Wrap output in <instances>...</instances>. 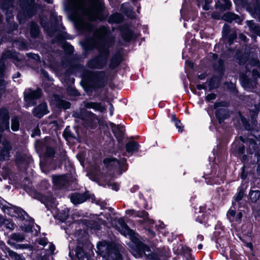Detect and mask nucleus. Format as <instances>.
Segmentation results:
<instances>
[{"mask_svg":"<svg viewBox=\"0 0 260 260\" xmlns=\"http://www.w3.org/2000/svg\"><path fill=\"white\" fill-rule=\"evenodd\" d=\"M115 38L109 27L102 26L94 30L92 37H87L85 41L84 47L87 50L96 48L98 55L89 60L86 66L91 69H102L107 64L110 54L109 48L114 45Z\"/></svg>","mask_w":260,"mask_h":260,"instance_id":"1","label":"nucleus"},{"mask_svg":"<svg viewBox=\"0 0 260 260\" xmlns=\"http://www.w3.org/2000/svg\"><path fill=\"white\" fill-rule=\"evenodd\" d=\"M66 5L76 19L77 28L82 32L93 30V26L87 21L102 19L104 9L102 1H68Z\"/></svg>","mask_w":260,"mask_h":260,"instance_id":"2","label":"nucleus"},{"mask_svg":"<svg viewBox=\"0 0 260 260\" xmlns=\"http://www.w3.org/2000/svg\"><path fill=\"white\" fill-rule=\"evenodd\" d=\"M118 230L123 235L131 237L132 240L131 252L137 257L145 255L151 260H163L165 258L164 252L159 249L151 252L149 247L134 236V232L125 223L122 218L118 220Z\"/></svg>","mask_w":260,"mask_h":260,"instance_id":"3","label":"nucleus"},{"mask_svg":"<svg viewBox=\"0 0 260 260\" xmlns=\"http://www.w3.org/2000/svg\"><path fill=\"white\" fill-rule=\"evenodd\" d=\"M246 73L240 74V80L243 87L248 90L254 88L257 84L256 79L260 77V61L253 59L247 63Z\"/></svg>","mask_w":260,"mask_h":260,"instance_id":"4","label":"nucleus"},{"mask_svg":"<svg viewBox=\"0 0 260 260\" xmlns=\"http://www.w3.org/2000/svg\"><path fill=\"white\" fill-rule=\"evenodd\" d=\"M96 247V252L106 260H122L119 246L114 243L100 242Z\"/></svg>","mask_w":260,"mask_h":260,"instance_id":"5","label":"nucleus"},{"mask_svg":"<svg viewBox=\"0 0 260 260\" xmlns=\"http://www.w3.org/2000/svg\"><path fill=\"white\" fill-rule=\"evenodd\" d=\"M82 78L86 85L92 88L103 87L107 82L106 74L103 71L85 70L82 74Z\"/></svg>","mask_w":260,"mask_h":260,"instance_id":"6","label":"nucleus"},{"mask_svg":"<svg viewBox=\"0 0 260 260\" xmlns=\"http://www.w3.org/2000/svg\"><path fill=\"white\" fill-rule=\"evenodd\" d=\"M9 58L13 59L15 64L19 68L24 64L25 62L23 56L17 54L16 51L7 50L3 53L0 60V75L4 73L6 69V61Z\"/></svg>","mask_w":260,"mask_h":260,"instance_id":"7","label":"nucleus"},{"mask_svg":"<svg viewBox=\"0 0 260 260\" xmlns=\"http://www.w3.org/2000/svg\"><path fill=\"white\" fill-rule=\"evenodd\" d=\"M0 208L7 214L12 217L19 218L21 220L25 219L27 213L20 207L13 206L3 200H0Z\"/></svg>","mask_w":260,"mask_h":260,"instance_id":"8","label":"nucleus"},{"mask_svg":"<svg viewBox=\"0 0 260 260\" xmlns=\"http://www.w3.org/2000/svg\"><path fill=\"white\" fill-rule=\"evenodd\" d=\"M55 249L54 245L49 243L47 249H32L30 256L32 260H50V255L54 254Z\"/></svg>","mask_w":260,"mask_h":260,"instance_id":"9","label":"nucleus"},{"mask_svg":"<svg viewBox=\"0 0 260 260\" xmlns=\"http://www.w3.org/2000/svg\"><path fill=\"white\" fill-rule=\"evenodd\" d=\"M227 103L224 102H216L214 104V108H218L215 111V116L220 124L224 123V120L230 116V111L224 107H226Z\"/></svg>","mask_w":260,"mask_h":260,"instance_id":"10","label":"nucleus"},{"mask_svg":"<svg viewBox=\"0 0 260 260\" xmlns=\"http://www.w3.org/2000/svg\"><path fill=\"white\" fill-rule=\"evenodd\" d=\"M30 195L33 198L43 203L48 210L54 208L56 206L55 199L52 196L43 195L36 190H32L30 192Z\"/></svg>","mask_w":260,"mask_h":260,"instance_id":"11","label":"nucleus"},{"mask_svg":"<svg viewBox=\"0 0 260 260\" xmlns=\"http://www.w3.org/2000/svg\"><path fill=\"white\" fill-rule=\"evenodd\" d=\"M42 90L38 88L33 90L31 89L25 90L24 92V101L27 106H32L36 104V100L41 98Z\"/></svg>","mask_w":260,"mask_h":260,"instance_id":"12","label":"nucleus"},{"mask_svg":"<svg viewBox=\"0 0 260 260\" xmlns=\"http://www.w3.org/2000/svg\"><path fill=\"white\" fill-rule=\"evenodd\" d=\"M20 6L22 8L25 19L35 14L39 7L35 3V1H20Z\"/></svg>","mask_w":260,"mask_h":260,"instance_id":"13","label":"nucleus"},{"mask_svg":"<svg viewBox=\"0 0 260 260\" xmlns=\"http://www.w3.org/2000/svg\"><path fill=\"white\" fill-rule=\"evenodd\" d=\"M104 163L107 165L108 167H115L118 168L120 171L118 172V174L121 175L122 171H125L127 170V164L126 163V159L123 158L120 161L115 158H107L104 159Z\"/></svg>","mask_w":260,"mask_h":260,"instance_id":"14","label":"nucleus"},{"mask_svg":"<svg viewBox=\"0 0 260 260\" xmlns=\"http://www.w3.org/2000/svg\"><path fill=\"white\" fill-rule=\"evenodd\" d=\"M258 143L255 142L252 139H248L246 143L249 144V149L248 151L251 154H254V157L256 158V160H254V163H257L260 160V136L257 138L255 137Z\"/></svg>","mask_w":260,"mask_h":260,"instance_id":"15","label":"nucleus"},{"mask_svg":"<svg viewBox=\"0 0 260 260\" xmlns=\"http://www.w3.org/2000/svg\"><path fill=\"white\" fill-rule=\"evenodd\" d=\"M10 115L9 110L5 107L0 108V133L5 131L10 132L9 127Z\"/></svg>","mask_w":260,"mask_h":260,"instance_id":"16","label":"nucleus"},{"mask_svg":"<svg viewBox=\"0 0 260 260\" xmlns=\"http://www.w3.org/2000/svg\"><path fill=\"white\" fill-rule=\"evenodd\" d=\"M52 178L53 185L56 189H65L69 186V178L66 175H53Z\"/></svg>","mask_w":260,"mask_h":260,"instance_id":"17","label":"nucleus"},{"mask_svg":"<svg viewBox=\"0 0 260 260\" xmlns=\"http://www.w3.org/2000/svg\"><path fill=\"white\" fill-rule=\"evenodd\" d=\"M12 146L10 142L7 140H3L0 145V160H7L10 157V151Z\"/></svg>","mask_w":260,"mask_h":260,"instance_id":"18","label":"nucleus"},{"mask_svg":"<svg viewBox=\"0 0 260 260\" xmlns=\"http://www.w3.org/2000/svg\"><path fill=\"white\" fill-rule=\"evenodd\" d=\"M79 118L82 120L85 126H90L95 120V115L91 112L84 110L79 115Z\"/></svg>","mask_w":260,"mask_h":260,"instance_id":"19","label":"nucleus"},{"mask_svg":"<svg viewBox=\"0 0 260 260\" xmlns=\"http://www.w3.org/2000/svg\"><path fill=\"white\" fill-rule=\"evenodd\" d=\"M89 198L90 196L88 191H86L83 193L75 192L70 196L71 202L75 205L81 204Z\"/></svg>","mask_w":260,"mask_h":260,"instance_id":"20","label":"nucleus"},{"mask_svg":"<svg viewBox=\"0 0 260 260\" xmlns=\"http://www.w3.org/2000/svg\"><path fill=\"white\" fill-rule=\"evenodd\" d=\"M48 112L46 103L43 102L34 109L32 113L34 116L40 118Z\"/></svg>","mask_w":260,"mask_h":260,"instance_id":"21","label":"nucleus"},{"mask_svg":"<svg viewBox=\"0 0 260 260\" xmlns=\"http://www.w3.org/2000/svg\"><path fill=\"white\" fill-rule=\"evenodd\" d=\"M30 160V157L25 153H17L16 154V162L19 167L25 168L29 164Z\"/></svg>","mask_w":260,"mask_h":260,"instance_id":"22","label":"nucleus"},{"mask_svg":"<svg viewBox=\"0 0 260 260\" xmlns=\"http://www.w3.org/2000/svg\"><path fill=\"white\" fill-rule=\"evenodd\" d=\"M122 61V53L121 50H119L112 57L109 63V68L111 69H115L120 64Z\"/></svg>","mask_w":260,"mask_h":260,"instance_id":"23","label":"nucleus"},{"mask_svg":"<svg viewBox=\"0 0 260 260\" xmlns=\"http://www.w3.org/2000/svg\"><path fill=\"white\" fill-rule=\"evenodd\" d=\"M53 101L56 106L59 109L66 110L69 109L71 107V103L60 97L57 95H54L53 96Z\"/></svg>","mask_w":260,"mask_h":260,"instance_id":"24","label":"nucleus"},{"mask_svg":"<svg viewBox=\"0 0 260 260\" xmlns=\"http://www.w3.org/2000/svg\"><path fill=\"white\" fill-rule=\"evenodd\" d=\"M252 4H248L246 9L252 15H255L260 21V3L259 1H252Z\"/></svg>","mask_w":260,"mask_h":260,"instance_id":"25","label":"nucleus"},{"mask_svg":"<svg viewBox=\"0 0 260 260\" xmlns=\"http://www.w3.org/2000/svg\"><path fill=\"white\" fill-rule=\"evenodd\" d=\"M52 141L50 139H45L44 140L37 141L35 144L36 148L38 152L43 153L48 146L52 143Z\"/></svg>","mask_w":260,"mask_h":260,"instance_id":"26","label":"nucleus"},{"mask_svg":"<svg viewBox=\"0 0 260 260\" xmlns=\"http://www.w3.org/2000/svg\"><path fill=\"white\" fill-rule=\"evenodd\" d=\"M240 119L245 129L247 131L253 130L257 125L256 119L251 118L250 123L247 120V119L244 116L240 115Z\"/></svg>","mask_w":260,"mask_h":260,"instance_id":"27","label":"nucleus"},{"mask_svg":"<svg viewBox=\"0 0 260 260\" xmlns=\"http://www.w3.org/2000/svg\"><path fill=\"white\" fill-rule=\"evenodd\" d=\"M121 11L129 18L135 17V12L128 2L125 3L121 5Z\"/></svg>","mask_w":260,"mask_h":260,"instance_id":"28","label":"nucleus"},{"mask_svg":"<svg viewBox=\"0 0 260 260\" xmlns=\"http://www.w3.org/2000/svg\"><path fill=\"white\" fill-rule=\"evenodd\" d=\"M85 107L87 109H93L101 112H103L106 108L100 103L87 102L85 104Z\"/></svg>","mask_w":260,"mask_h":260,"instance_id":"29","label":"nucleus"},{"mask_svg":"<svg viewBox=\"0 0 260 260\" xmlns=\"http://www.w3.org/2000/svg\"><path fill=\"white\" fill-rule=\"evenodd\" d=\"M83 247V245L82 246L80 245L77 246L75 250L76 258L78 260H90L85 253Z\"/></svg>","mask_w":260,"mask_h":260,"instance_id":"30","label":"nucleus"},{"mask_svg":"<svg viewBox=\"0 0 260 260\" xmlns=\"http://www.w3.org/2000/svg\"><path fill=\"white\" fill-rule=\"evenodd\" d=\"M231 7L230 1H217L215 4V8L221 12L229 10Z\"/></svg>","mask_w":260,"mask_h":260,"instance_id":"31","label":"nucleus"},{"mask_svg":"<svg viewBox=\"0 0 260 260\" xmlns=\"http://www.w3.org/2000/svg\"><path fill=\"white\" fill-rule=\"evenodd\" d=\"M6 250L9 256L12 260H25V257L22 255L17 253L11 250L9 248H7Z\"/></svg>","mask_w":260,"mask_h":260,"instance_id":"32","label":"nucleus"},{"mask_svg":"<svg viewBox=\"0 0 260 260\" xmlns=\"http://www.w3.org/2000/svg\"><path fill=\"white\" fill-rule=\"evenodd\" d=\"M232 149L238 155H241L245 152V147L242 143H235L232 145Z\"/></svg>","mask_w":260,"mask_h":260,"instance_id":"33","label":"nucleus"},{"mask_svg":"<svg viewBox=\"0 0 260 260\" xmlns=\"http://www.w3.org/2000/svg\"><path fill=\"white\" fill-rule=\"evenodd\" d=\"M123 20L122 15L119 13H116L109 17L108 21L109 23H119Z\"/></svg>","mask_w":260,"mask_h":260,"instance_id":"34","label":"nucleus"},{"mask_svg":"<svg viewBox=\"0 0 260 260\" xmlns=\"http://www.w3.org/2000/svg\"><path fill=\"white\" fill-rule=\"evenodd\" d=\"M121 34L122 38L126 41H130L133 36L132 31L127 28H122L121 30Z\"/></svg>","mask_w":260,"mask_h":260,"instance_id":"35","label":"nucleus"},{"mask_svg":"<svg viewBox=\"0 0 260 260\" xmlns=\"http://www.w3.org/2000/svg\"><path fill=\"white\" fill-rule=\"evenodd\" d=\"M40 34V29L38 25L35 22H32L30 25V35L32 38H37Z\"/></svg>","mask_w":260,"mask_h":260,"instance_id":"36","label":"nucleus"},{"mask_svg":"<svg viewBox=\"0 0 260 260\" xmlns=\"http://www.w3.org/2000/svg\"><path fill=\"white\" fill-rule=\"evenodd\" d=\"M223 19L228 22H232L233 20L239 21L240 17L234 13L228 12L223 16Z\"/></svg>","mask_w":260,"mask_h":260,"instance_id":"37","label":"nucleus"},{"mask_svg":"<svg viewBox=\"0 0 260 260\" xmlns=\"http://www.w3.org/2000/svg\"><path fill=\"white\" fill-rule=\"evenodd\" d=\"M249 199L251 202L255 203L260 198V191L258 190H250L249 193Z\"/></svg>","mask_w":260,"mask_h":260,"instance_id":"38","label":"nucleus"},{"mask_svg":"<svg viewBox=\"0 0 260 260\" xmlns=\"http://www.w3.org/2000/svg\"><path fill=\"white\" fill-rule=\"evenodd\" d=\"M139 145L136 142L130 141L125 146L126 150L128 153H133L138 149Z\"/></svg>","mask_w":260,"mask_h":260,"instance_id":"39","label":"nucleus"},{"mask_svg":"<svg viewBox=\"0 0 260 260\" xmlns=\"http://www.w3.org/2000/svg\"><path fill=\"white\" fill-rule=\"evenodd\" d=\"M20 126L19 118L18 116H15L11 118V129L16 132L19 130Z\"/></svg>","mask_w":260,"mask_h":260,"instance_id":"40","label":"nucleus"},{"mask_svg":"<svg viewBox=\"0 0 260 260\" xmlns=\"http://www.w3.org/2000/svg\"><path fill=\"white\" fill-rule=\"evenodd\" d=\"M25 239V236L23 234L15 233L11 235L10 239L11 241H14L17 242H22Z\"/></svg>","mask_w":260,"mask_h":260,"instance_id":"41","label":"nucleus"},{"mask_svg":"<svg viewBox=\"0 0 260 260\" xmlns=\"http://www.w3.org/2000/svg\"><path fill=\"white\" fill-rule=\"evenodd\" d=\"M8 244L16 249H30V250H32L31 246L28 244H16L15 242L11 241V240H9L8 241Z\"/></svg>","mask_w":260,"mask_h":260,"instance_id":"42","label":"nucleus"},{"mask_svg":"<svg viewBox=\"0 0 260 260\" xmlns=\"http://www.w3.org/2000/svg\"><path fill=\"white\" fill-rule=\"evenodd\" d=\"M248 25L251 31L259 36L260 34V26L258 25L255 24L252 21H249L248 22Z\"/></svg>","mask_w":260,"mask_h":260,"instance_id":"43","label":"nucleus"},{"mask_svg":"<svg viewBox=\"0 0 260 260\" xmlns=\"http://www.w3.org/2000/svg\"><path fill=\"white\" fill-rule=\"evenodd\" d=\"M259 103L258 105H255L253 109L250 110V114L251 118L256 119L259 110Z\"/></svg>","mask_w":260,"mask_h":260,"instance_id":"44","label":"nucleus"},{"mask_svg":"<svg viewBox=\"0 0 260 260\" xmlns=\"http://www.w3.org/2000/svg\"><path fill=\"white\" fill-rule=\"evenodd\" d=\"M57 216L58 217V219L61 221H65L69 216V211L68 210H63L59 212Z\"/></svg>","mask_w":260,"mask_h":260,"instance_id":"45","label":"nucleus"},{"mask_svg":"<svg viewBox=\"0 0 260 260\" xmlns=\"http://www.w3.org/2000/svg\"><path fill=\"white\" fill-rule=\"evenodd\" d=\"M114 133L115 136L116 137L118 141L122 142L123 139V135H124L123 132L119 128H116V129L114 130Z\"/></svg>","mask_w":260,"mask_h":260,"instance_id":"46","label":"nucleus"},{"mask_svg":"<svg viewBox=\"0 0 260 260\" xmlns=\"http://www.w3.org/2000/svg\"><path fill=\"white\" fill-rule=\"evenodd\" d=\"M51 143L49 144L47 148L46 149L45 151L43 152L46 157H53L55 154L54 150L51 147Z\"/></svg>","mask_w":260,"mask_h":260,"instance_id":"47","label":"nucleus"},{"mask_svg":"<svg viewBox=\"0 0 260 260\" xmlns=\"http://www.w3.org/2000/svg\"><path fill=\"white\" fill-rule=\"evenodd\" d=\"M3 224L4 225L5 227L9 230H13L16 226V225L10 220L4 219Z\"/></svg>","mask_w":260,"mask_h":260,"instance_id":"48","label":"nucleus"},{"mask_svg":"<svg viewBox=\"0 0 260 260\" xmlns=\"http://www.w3.org/2000/svg\"><path fill=\"white\" fill-rule=\"evenodd\" d=\"M224 61L223 59H219L217 63L214 64V68L218 72H222L223 70Z\"/></svg>","mask_w":260,"mask_h":260,"instance_id":"49","label":"nucleus"},{"mask_svg":"<svg viewBox=\"0 0 260 260\" xmlns=\"http://www.w3.org/2000/svg\"><path fill=\"white\" fill-rule=\"evenodd\" d=\"M63 48L64 50L66 53L68 54H71L74 51L73 47L70 44L67 43V42H64L63 44Z\"/></svg>","mask_w":260,"mask_h":260,"instance_id":"50","label":"nucleus"},{"mask_svg":"<svg viewBox=\"0 0 260 260\" xmlns=\"http://www.w3.org/2000/svg\"><path fill=\"white\" fill-rule=\"evenodd\" d=\"M219 85V81L216 77L211 78L209 82V86L210 89L215 88L218 87Z\"/></svg>","mask_w":260,"mask_h":260,"instance_id":"51","label":"nucleus"},{"mask_svg":"<svg viewBox=\"0 0 260 260\" xmlns=\"http://www.w3.org/2000/svg\"><path fill=\"white\" fill-rule=\"evenodd\" d=\"M233 30H231L230 26L225 24L224 25L222 29L223 37H227Z\"/></svg>","mask_w":260,"mask_h":260,"instance_id":"52","label":"nucleus"},{"mask_svg":"<svg viewBox=\"0 0 260 260\" xmlns=\"http://www.w3.org/2000/svg\"><path fill=\"white\" fill-rule=\"evenodd\" d=\"M237 38V33L236 31L233 30L226 38L228 39L229 44L231 45L233 41Z\"/></svg>","mask_w":260,"mask_h":260,"instance_id":"53","label":"nucleus"},{"mask_svg":"<svg viewBox=\"0 0 260 260\" xmlns=\"http://www.w3.org/2000/svg\"><path fill=\"white\" fill-rule=\"evenodd\" d=\"M227 217L230 220V221L232 222L235 221V216H236V211L232 209H230L227 213Z\"/></svg>","mask_w":260,"mask_h":260,"instance_id":"54","label":"nucleus"},{"mask_svg":"<svg viewBox=\"0 0 260 260\" xmlns=\"http://www.w3.org/2000/svg\"><path fill=\"white\" fill-rule=\"evenodd\" d=\"M244 192L245 190L243 187H239L238 193L235 197V201L237 202L241 201L243 197Z\"/></svg>","mask_w":260,"mask_h":260,"instance_id":"55","label":"nucleus"},{"mask_svg":"<svg viewBox=\"0 0 260 260\" xmlns=\"http://www.w3.org/2000/svg\"><path fill=\"white\" fill-rule=\"evenodd\" d=\"M2 176L3 177L4 179H6L9 175L10 173V171L8 169V168L6 166H4L2 168Z\"/></svg>","mask_w":260,"mask_h":260,"instance_id":"56","label":"nucleus"},{"mask_svg":"<svg viewBox=\"0 0 260 260\" xmlns=\"http://www.w3.org/2000/svg\"><path fill=\"white\" fill-rule=\"evenodd\" d=\"M67 38V34L66 32H62L61 34H59L56 37L55 39L57 41L63 42L65 39Z\"/></svg>","mask_w":260,"mask_h":260,"instance_id":"57","label":"nucleus"},{"mask_svg":"<svg viewBox=\"0 0 260 260\" xmlns=\"http://www.w3.org/2000/svg\"><path fill=\"white\" fill-rule=\"evenodd\" d=\"M226 87L229 89H230L232 92L237 91L236 88V84L232 82H227L226 83Z\"/></svg>","mask_w":260,"mask_h":260,"instance_id":"58","label":"nucleus"},{"mask_svg":"<svg viewBox=\"0 0 260 260\" xmlns=\"http://www.w3.org/2000/svg\"><path fill=\"white\" fill-rule=\"evenodd\" d=\"M148 214L145 211H141L137 212L136 216H138L143 218H146Z\"/></svg>","mask_w":260,"mask_h":260,"instance_id":"59","label":"nucleus"},{"mask_svg":"<svg viewBox=\"0 0 260 260\" xmlns=\"http://www.w3.org/2000/svg\"><path fill=\"white\" fill-rule=\"evenodd\" d=\"M63 135L66 139L73 137L72 133L68 127L65 129Z\"/></svg>","mask_w":260,"mask_h":260,"instance_id":"60","label":"nucleus"},{"mask_svg":"<svg viewBox=\"0 0 260 260\" xmlns=\"http://www.w3.org/2000/svg\"><path fill=\"white\" fill-rule=\"evenodd\" d=\"M22 230L26 233L32 231V226L30 224L25 225L21 226Z\"/></svg>","mask_w":260,"mask_h":260,"instance_id":"61","label":"nucleus"},{"mask_svg":"<svg viewBox=\"0 0 260 260\" xmlns=\"http://www.w3.org/2000/svg\"><path fill=\"white\" fill-rule=\"evenodd\" d=\"M40 134H41L40 130L39 129V128L36 127L32 130V134H31V137H35L37 136H40Z\"/></svg>","mask_w":260,"mask_h":260,"instance_id":"62","label":"nucleus"},{"mask_svg":"<svg viewBox=\"0 0 260 260\" xmlns=\"http://www.w3.org/2000/svg\"><path fill=\"white\" fill-rule=\"evenodd\" d=\"M211 1H205V4L203 6V9L205 10H209L210 9Z\"/></svg>","mask_w":260,"mask_h":260,"instance_id":"63","label":"nucleus"},{"mask_svg":"<svg viewBox=\"0 0 260 260\" xmlns=\"http://www.w3.org/2000/svg\"><path fill=\"white\" fill-rule=\"evenodd\" d=\"M216 98V94L214 93H210L206 96V100L208 101L214 100Z\"/></svg>","mask_w":260,"mask_h":260,"instance_id":"64","label":"nucleus"}]
</instances>
